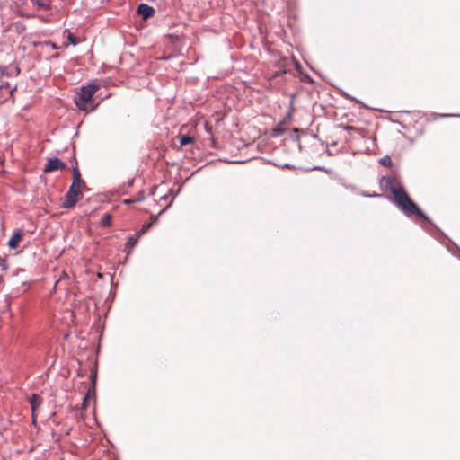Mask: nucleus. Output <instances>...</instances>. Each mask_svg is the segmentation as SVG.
<instances>
[{
  "label": "nucleus",
  "mask_w": 460,
  "mask_h": 460,
  "mask_svg": "<svg viewBox=\"0 0 460 460\" xmlns=\"http://www.w3.org/2000/svg\"><path fill=\"white\" fill-rule=\"evenodd\" d=\"M0 266L4 270H6L8 269V263L5 259L0 258Z\"/></svg>",
  "instance_id": "a211bd4d"
},
{
  "label": "nucleus",
  "mask_w": 460,
  "mask_h": 460,
  "mask_svg": "<svg viewBox=\"0 0 460 460\" xmlns=\"http://www.w3.org/2000/svg\"><path fill=\"white\" fill-rule=\"evenodd\" d=\"M310 170H311V171L317 170V171H324V172H327V169H326L324 166H320V165L314 166V167L310 168Z\"/></svg>",
  "instance_id": "6ab92c4d"
},
{
  "label": "nucleus",
  "mask_w": 460,
  "mask_h": 460,
  "mask_svg": "<svg viewBox=\"0 0 460 460\" xmlns=\"http://www.w3.org/2000/svg\"><path fill=\"white\" fill-rule=\"evenodd\" d=\"M86 401H87V398L85 397V398H84V403H83L84 407L85 406V402H86Z\"/></svg>",
  "instance_id": "7c9ffc66"
},
{
  "label": "nucleus",
  "mask_w": 460,
  "mask_h": 460,
  "mask_svg": "<svg viewBox=\"0 0 460 460\" xmlns=\"http://www.w3.org/2000/svg\"><path fill=\"white\" fill-rule=\"evenodd\" d=\"M342 95L347 98V99H350V100H354L356 101L357 102H359L358 100H357L355 97L351 96L350 94L345 93V92H342Z\"/></svg>",
  "instance_id": "4be33fe9"
},
{
  "label": "nucleus",
  "mask_w": 460,
  "mask_h": 460,
  "mask_svg": "<svg viewBox=\"0 0 460 460\" xmlns=\"http://www.w3.org/2000/svg\"><path fill=\"white\" fill-rule=\"evenodd\" d=\"M98 90L96 84L82 86L80 92L75 97V102L79 110L87 111L93 94Z\"/></svg>",
  "instance_id": "7ed1b4c3"
},
{
  "label": "nucleus",
  "mask_w": 460,
  "mask_h": 460,
  "mask_svg": "<svg viewBox=\"0 0 460 460\" xmlns=\"http://www.w3.org/2000/svg\"><path fill=\"white\" fill-rule=\"evenodd\" d=\"M1 89L9 91L10 94L13 95L16 90V86H12L8 82H2L0 85Z\"/></svg>",
  "instance_id": "2eb2a0df"
},
{
  "label": "nucleus",
  "mask_w": 460,
  "mask_h": 460,
  "mask_svg": "<svg viewBox=\"0 0 460 460\" xmlns=\"http://www.w3.org/2000/svg\"><path fill=\"white\" fill-rule=\"evenodd\" d=\"M81 185L72 183L69 187L68 191L65 196V200L62 207L66 209L73 208L78 199V196L81 194Z\"/></svg>",
  "instance_id": "20e7f679"
},
{
  "label": "nucleus",
  "mask_w": 460,
  "mask_h": 460,
  "mask_svg": "<svg viewBox=\"0 0 460 460\" xmlns=\"http://www.w3.org/2000/svg\"><path fill=\"white\" fill-rule=\"evenodd\" d=\"M295 66L297 70L301 68V65L298 62H296Z\"/></svg>",
  "instance_id": "bb28decb"
},
{
  "label": "nucleus",
  "mask_w": 460,
  "mask_h": 460,
  "mask_svg": "<svg viewBox=\"0 0 460 460\" xmlns=\"http://www.w3.org/2000/svg\"><path fill=\"white\" fill-rule=\"evenodd\" d=\"M91 378H92V382H93V384L94 385L95 378H96V374L92 373V374H91Z\"/></svg>",
  "instance_id": "b1692460"
},
{
  "label": "nucleus",
  "mask_w": 460,
  "mask_h": 460,
  "mask_svg": "<svg viewBox=\"0 0 460 460\" xmlns=\"http://www.w3.org/2000/svg\"><path fill=\"white\" fill-rule=\"evenodd\" d=\"M162 199H166V196H162L161 197Z\"/></svg>",
  "instance_id": "2f4dec72"
},
{
  "label": "nucleus",
  "mask_w": 460,
  "mask_h": 460,
  "mask_svg": "<svg viewBox=\"0 0 460 460\" xmlns=\"http://www.w3.org/2000/svg\"><path fill=\"white\" fill-rule=\"evenodd\" d=\"M284 167H286V168H291V167H292V168H294V166H293V165H291V164H286L284 165Z\"/></svg>",
  "instance_id": "c85d7f7f"
},
{
  "label": "nucleus",
  "mask_w": 460,
  "mask_h": 460,
  "mask_svg": "<svg viewBox=\"0 0 460 460\" xmlns=\"http://www.w3.org/2000/svg\"><path fill=\"white\" fill-rule=\"evenodd\" d=\"M379 164L385 167H392L393 162L391 157L388 155H385V156L381 157L379 159Z\"/></svg>",
  "instance_id": "f8f14e48"
},
{
  "label": "nucleus",
  "mask_w": 460,
  "mask_h": 460,
  "mask_svg": "<svg viewBox=\"0 0 460 460\" xmlns=\"http://www.w3.org/2000/svg\"><path fill=\"white\" fill-rule=\"evenodd\" d=\"M40 18L42 21H44V22H48V21H49V18H48V17L40 16Z\"/></svg>",
  "instance_id": "cd10ccee"
},
{
  "label": "nucleus",
  "mask_w": 460,
  "mask_h": 460,
  "mask_svg": "<svg viewBox=\"0 0 460 460\" xmlns=\"http://www.w3.org/2000/svg\"><path fill=\"white\" fill-rule=\"evenodd\" d=\"M144 199H145V196H144V194L142 192H140V193L137 194V196L136 198L129 199H125L124 203L131 204V203L142 201Z\"/></svg>",
  "instance_id": "4468645a"
},
{
  "label": "nucleus",
  "mask_w": 460,
  "mask_h": 460,
  "mask_svg": "<svg viewBox=\"0 0 460 460\" xmlns=\"http://www.w3.org/2000/svg\"><path fill=\"white\" fill-rule=\"evenodd\" d=\"M112 217L111 214L106 213L103 215V217L101 219V225L102 226H110L111 224Z\"/></svg>",
  "instance_id": "ddd939ff"
},
{
  "label": "nucleus",
  "mask_w": 460,
  "mask_h": 460,
  "mask_svg": "<svg viewBox=\"0 0 460 460\" xmlns=\"http://www.w3.org/2000/svg\"><path fill=\"white\" fill-rule=\"evenodd\" d=\"M31 2L36 6V9L38 11L51 9V1L50 0H31Z\"/></svg>",
  "instance_id": "1a4fd4ad"
},
{
  "label": "nucleus",
  "mask_w": 460,
  "mask_h": 460,
  "mask_svg": "<svg viewBox=\"0 0 460 460\" xmlns=\"http://www.w3.org/2000/svg\"><path fill=\"white\" fill-rule=\"evenodd\" d=\"M137 237H135V236H130L127 243H126V246L127 247H133L135 246L137 243Z\"/></svg>",
  "instance_id": "dca6fc26"
},
{
  "label": "nucleus",
  "mask_w": 460,
  "mask_h": 460,
  "mask_svg": "<svg viewBox=\"0 0 460 460\" xmlns=\"http://www.w3.org/2000/svg\"><path fill=\"white\" fill-rule=\"evenodd\" d=\"M68 40L73 44V45H76V39L74 35H72L71 33H69L68 37H67Z\"/></svg>",
  "instance_id": "aec40b11"
},
{
  "label": "nucleus",
  "mask_w": 460,
  "mask_h": 460,
  "mask_svg": "<svg viewBox=\"0 0 460 460\" xmlns=\"http://www.w3.org/2000/svg\"><path fill=\"white\" fill-rule=\"evenodd\" d=\"M380 183L384 184L392 193L393 201L406 217H411L414 216L427 223H431L429 217L408 195L405 188L401 183L396 184L394 177L389 175L383 176Z\"/></svg>",
  "instance_id": "f257e3e1"
},
{
  "label": "nucleus",
  "mask_w": 460,
  "mask_h": 460,
  "mask_svg": "<svg viewBox=\"0 0 460 460\" xmlns=\"http://www.w3.org/2000/svg\"><path fill=\"white\" fill-rule=\"evenodd\" d=\"M72 183H74V185L75 184H78V185L83 184L82 180H81L80 171L77 166L73 168V181H72Z\"/></svg>",
  "instance_id": "9d476101"
},
{
  "label": "nucleus",
  "mask_w": 460,
  "mask_h": 460,
  "mask_svg": "<svg viewBox=\"0 0 460 460\" xmlns=\"http://www.w3.org/2000/svg\"><path fill=\"white\" fill-rule=\"evenodd\" d=\"M31 419H32V423H33L34 425H36V416H35V413H32V415H31Z\"/></svg>",
  "instance_id": "393cba45"
},
{
  "label": "nucleus",
  "mask_w": 460,
  "mask_h": 460,
  "mask_svg": "<svg viewBox=\"0 0 460 460\" xmlns=\"http://www.w3.org/2000/svg\"><path fill=\"white\" fill-rule=\"evenodd\" d=\"M43 402V399L40 395L37 394H32L29 398V403L31 406V410L32 413H35L36 411L41 406Z\"/></svg>",
  "instance_id": "0eeeda50"
},
{
  "label": "nucleus",
  "mask_w": 460,
  "mask_h": 460,
  "mask_svg": "<svg viewBox=\"0 0 460 460\" xmlns=\"http://www.w3.org/2000/svg\"><path fill=\"white\" fill-rule=\"evenodd\" d=\"M22 230H16L13 234L12 237L9 239L8 246L11 249H16L17 246H18V243L22 240Z\"/></svg>",
  "instance_id": "6e6552de"
},
{
  "label": "nucleus",
  "mask_w": 460,
  "mask_h": 460,
  "mask_svg": "<svg viewBox=\"0 0 460 460\" xmlns=\"http://www.w3.org/2000/svg\"><path fill=\"white\" fill-rule=\"evenodd\" d=\"M137 12L142 16L144 20H147L153 17L155 14V9L146 4H140Z\"/></svg>",
  "instance_id": "423d86ee"
},
{
  "label": "nucleus",
  "mask_w": 460,
  "mask_h": 460,
  "mask_svg": "<svg viewBox=\"0 0 460 460\" xmlns=\"http://www.w3.org/2000/svg\"><path fill=\"white\" fill-rule=\"evenodd\" d=\"M180 138V145L181 146L189 145L194 141V137L189 136V135H181L179 137Z\"/></svg>",
  "instance_id": "9b49d317"
},
{
  "label": "nucleus",
  "mask_w": 460,
  "mask_h": 460,
  "mask_svg": "<svg viewBox=\"0 0 460 460\" xmlns=\"http://www.w3.org/2000/svg\"><path fill=\"white\" fill-rule=\"evenodd\" d=\"M365 196H366V197H377V196H379V195H378V194H376V193H374V194H373V193H370V194H366Z\"/></svg>",
  "instance_id": "a878e982"
},
{
  "label": "nucleus",
  "mask_w": 460,
  "mask_h": 460,
  "mask_svg": "<svg viewBox=\"0 0 460 460\" xmlns=\"http://www.w3.org/2000/svg\"><path fill=\"white\" fill-rule=\"evenodd\" d=\"M150 226H151V224H147V225L143 226L142 229L139 231L138 234H144L145 232H146L149 229Z\"/></svg>",
  "instance_id": "412c9836"
},
{
  "label": "nucleus",
  "mask_w": 460,
  "mask_h": 460,
  "mask_svg": "<svg viewBox=\"0 0 460 460\" xmlns=\"http://www.w3.org/2000/svg\"><path fill=\"white\" fill-rule=\"evenodd\" d=\"M66 164L58 157H50L48 159L44 167V172H50L53 171L63 170L66 168Z\"/></svg>",
  "instance_id": "39448f33"
},
{
  "label": "nucleus",
  "mask_w": 460,
  "mask_h": 460,
  "mask_svg": "<svg viewBox=\"0 0 460 460\" xmlns=\"http://www.w3.org/2000/svg\"><path fill=\"white\" fill-rule=\"evenodd\" d=\"M440 117H442V118L460 117V114L445 113V114H441Z\"/></svg>",
  "instance_id": "5701e85b"
},
{
  "label": "nucleus",
  "mask_w": 460,
  "mask_h": 460,
  "mask_svg": "<svg viewBox=\"0 0 460 460\" xmlns=\"http://www.w3.org/2000/svg\"><path fill=\"white\" fill-rule=\"evenodd\" d=\"M447 249L451 252L452 255H454L455 257H457L460 260V248L457 245H456L455 248L450 249L448 247Z\"/></svg>",
  "instance_id": "f3484780"
},
{
  "label": "nucleus",
  "mask_w": 460,
  "mask_h": 460,
  "mask_svg": "<svg viewBox=\"0 0 460 460\" xmlns=\"http://www.w3.org/2000/svg\"><path fill=\"white\" fill-rule=\"evenodd\" d=\"M264 49H265L268 53H270V49H269L267 46H264Z\"/></svg>",
  "instance_id": "c756f323"
},
{
  "label": "nucleus",
  "mask_w": 460,
  "mask_h": 460,
  "mask_svg": "<svg viewBox=\"0 0 460 460\" xmlns=\"http://www.w3.org/2000/svg\"><path fill=\"white\" fill-rule=\"evenodd\" d=\"M292 64V61L287 58H277L273 61L272 71H261L263 76L269 81L277 80L279 77H283L285 75L290 73L288 66Z\"/></svg>",
  "instance_id": "f03ea898"
}]
</instances>
